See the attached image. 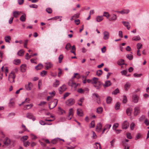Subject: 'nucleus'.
Returning a JSON list of instances; mask_svg holds the SVG:
<instances>
[{
  "label": "nucleus",
  "instance_id": "nucleus-35",
  "mask_svg": "<svg viewBox=\"0 0 149 149\" xmlns=\"http://www.w3.org/2000/svg\"><path fill=\"white\" fill-rule=\"evenodd\" d=\"M59 81L57 80H56L53 83V86L55 87H57L59 86Z\"/></svg>",
  "mask_w": 149,
  "mask_h": 149
},
{
  "label": "nucleus",
  "instance_id": "nucleus-36",
  "mask_svg": "<svg viewBox=\"0 0 149 149\" xmlns=\"http://www.w3.org/2000/svg\"><path fill=\"white\" fill-rule=\"evenodd\" d=\"M103 109L102 107H99L97 109L96 111L99 114H101L102 113Z\"/></svg>",
  "mask_w": 149,
  "mask_h": 149
},
{
  "label": "nucleus",
  "instance_id": "nucleus-6",
  "mask_svg": "<svg viewBox=\"0 0 149 149\" xmlns=\"http://www.w3.org/2000/svg\"><path fill=\"white\" fill-rule=\"evenodd\" d=\"M69 85L71 86L72 87L74 88H76L77 86V84L74 82L72 79L70 80L68 83Z\"/></svg>",
  "mask_w": 149,
  "mask_h": 149
},
{
  "label": "nucleus",
  "instance_id": "nucleus-1",
  "mask_svg": "<svg viewBox=\"0 0 149 149\" xmlns=\"http://www.w3.org/2000/svg\"><path fill=\"white\" fill-rule=\"evenodd\" d=\"M92 84H93L94 86L97 89H99L100 88V83L98 81V78L94 77L92 79Z\"/></svg>",
  "mask_w": 149,
  "mask_h": 149
},
{
  "label": "nucleus",
  "instance_id": "nucleus-2",
  "mask_svg": "<svg viewBox=\"0 0 149 149\" xmlns=\"http://www.w3.org/2000/svg\"><path fill=\"white\" fill-rule=\"evenodd\" d=\"M15 77V72L12 71L10 73L8 77V80L10 83H13L15 82L14 79Z\"/></svg>",
  "mask_w": 149,
  "mask_h": 149
},
{
  "label": "nucleus",
  "instance_id": "nucleus-31",
  "mask_svg": "<svg viewBox=\"0 0 149 149\" xmlns=\"http://www.w3.org/2000/svg\"><path fill=\"white\" fill-rule=\"evenodd\" d=\"M29 137L27 135H25L22 136L20 139L21 140L24 142L26 141L28 138Z\"/></svg>",
  "mask_w": 149,
  "mask_h": 149
},
{
  "label": "nucleus",
  "instance_id": "nucleus-16",
  "mask_svg": "<svg viewBox=\"0 0 149 149\" xmlns=\"http://www.w3.org/2000/svg\"><path fill=\"white\" fill-rule=\"evenodd\" d=\"M131 86V84L130 82H127L124 85V87L125 90L126 91H127L129 89Z\"/></svg>",
  "mask_w": 149,
  "mask_h": 149
},
{
  "label": "nucleus",
  "instance_id": "nucleus-34",
  "mask_svg": "<svg viewBox=\"0 0 149 149\" xmlns=\"http://www.w3.org/2000/svg\"><path fill=\"white\" fill-rule=\"evenodd\" d=\"M84 100V97H82L78 101L77 103L80 106H82V103L83 102Z\"/></svg>",
  "mask_w": 149,
  "mask_h": 149
},
{
  "label": "nucleus",
  "instance_id": "nucleus-26",
  "mask_svg": "<svg viewBox=\"0 0 149 149\" xmlns=\"http://www.w3.org/2000/svg\"><path fill=\"white\" fill-rule=\"evenodd\" d=\"M15 100L14 99L12 98L10 100L9 102V105L10 107H13L14 104Z\"/></svg>",
  "mask_w": 149,
  "mask_h": 149
},
{
  "label": "nucleus",
  "instance_id": "nucleus-22",
  "mask_svg": "<svg viewBox=\"0 0 149 149\" xmlns=\"http://www.w3.org/2000/svg\"><path fill=\"white\" fill-rule=\"evenodd\" d=\"M37 55V53H35L32 55H29V54L28 53H26L25 55V58L26 60H29L30 58L32 57H33L34 56H36Z\"/></svg>",
  "mask_w": 149,
  "mask_h": 149
},
{
  "label": "nucleus",
  "instance_id": "nucleus-19",
  "mask_svg": "<svg viewBox=\"0 0 149 149\" xmlns=\"http://www.w3.org/2000/svg\"><path fill=\"white\" fill-rule=\"evenodd\" d=\"M111 85V83L110 81L107 80L105 81L104 84H103L104 88L110 86Z\"/></svg>",
  "mask_w": 149,
  "mask_h": 149
},
{
  "label": "nucleus",
  "instance_id": "nucleus-3",
  "mask_svg": "<svg viewBox=\"0 0 149 149\" xmlns=\"http://www.w3.org/2000/svg\"><path fill=\"white\" fill-rule=\"evenodd\" d=\"M58 100L57 99H54L49 104V107L50 109H52L55 107L57 105Z\"/></svg>",
  "mask_w": 149,
  "mask_h": 149
},
{
  "label": "nucleus",
  "instance_id": "nucleus-27",
  "mask_svg": "<svg viewBox=\"0 0 149 149\" xmlns=\"http://www.w3.org/2000/svg\"><path fill=\"white\" fill-rule=\"evenodd\" d=\"M4 39L6 42L10 43V40H11V38L9 36H7L5 37Z\"/></svg>",
  "mask_w": 149,
  "mask_h": 149
},
{
  "label": "nucleus",
  "instance_id": "nucleus-32",
  "mask_svg": "<svg viewBox=\"0 0 149 149\" xmlns=\"http://www.w3.org/2000/svg\"><path fill=\"white\" fill-rule=\"evenodd\" d=\"M102 16L103 17L104 16L106 17L107 19H109V18L110 14L108 12H104L103 13V14Z\"/></svg>",
  "mask_w": 149,
  "mask_h": 149
},
{
  "label": "nucleus",
  "instance_id": "nucleus-57",
  "mask_svg": "<svg viewBox=\"0 0 149 149\" xmlns=\"http://www.w3.org/2000/svg\"><path fill=\"white\" fill-rule=\"evenodd\" d=\"M63 58V56L62 54L60 55L58 57V61L59 63H61Z\"/></svg>",
  "mask_w": 149,
  "mask_h": 149
},
{
  "label": "nucleus",
  "instance_id": "nucleus-49",
  "mask_svg": "<svg viewBox=\"0 0 149 149\" xmlns=\"http://www.w3.org/2000/svg\"><path fill=\"white\" fill-rule=\"evenodd\" d=\"M58 138H55L54 139H52L51 141V143H52L53 144H55L56 143L59 141L58 139Z\"/></svg>",
  "mask_w": 149,
  "mask_h": 149
},
{
  "label": "nucleus",
  "instance_id": "nucleus-58",
  "mask_svg": "<svg viewBox=\"0 0 149 149\" xmlns=\"http://www.w3.org/2000/svg\"><path fill=\"white\" fill-rule=\"evenodd\" d=\"M135 124L134 123H132L130 125V128L131 130H133L134 128Z\"/></svg>",
  "mask_w": 149,
  "mask_h": 149
},
{
  "label": "nucleus",
  "instance_id": "nucleus-45",
  "mask_svg": "<svg viewBox=\"0 0 149 149\" xmlns=\"http://www.w3.org/2000/svg\"><path fill=\"white\" fill-rule=\"evenodd\" d=\"M21 62V60L19 59H17L13 61L14 64L15 65H18Z\"/></svg>",
  "mask_w": 149,
  "mask_h": 149
},
{
  "label": "nucleus",
  "instance_id": "nucleus-29",
  "mask_svg": "<svg viewBox=\"0 0 149 149\" xmlns=\"http://www.w3.org/2000/svg\"><path fill=\"white\" fill-rule=\"evenodd\" d=\"M117 63V64L119 65H124L125 64L124 61L123 59H120L118 61Z\"/></svg>",
  "mask_w": 149,
  "mask_h": 149
},
{
  "label": "nucleus",
  "instance_id": "nucleus-42",
  "mask_svg": "<svg viewBox=\"0 0 149 149\" xmlns=\"http://www.w3.org/2000/svg\"><path fill=\"white\" fill-rule=\"evenodd\" d=\"M58 111L62 115L63 113H66L65 111L61 109L60 107H58Z\"/></svg>",
  "mask_w": 149,
  "mask_h": 149
},
{
  "label": "nucleus",
  "instance_id": "nucleus-4",
  "mask_svg": "<svg viewBox=\"0 0 149 149\" xmlns=\"http://www.w3.org/2000/svg\"><path fill=\"white\" fill-rule=\"evenodd\" d=\"M75 102V101L74 99L70 98L66 101V103L67 105L71 106L74 104Z\"/></svg>",
  "mask_w": 149,
  "mask_h": 149
},
{
  "label": "nucleus",
  "instance_id": "nucleus-5",
  "mask_svg": "<svg viewBox=\"0 0 149 149\" xmlns=\"http://www.w3.org/2000/svg\"><path fill=\"white\" fill-rule=\"evenodd\" d=\"M103 39L105 40L109 39V33L107 31H104L103 33Z\"/></svg>",
  "mask_w": 149,
  "mask_h": 149
},
{
  "label": "nucleus",
  "instance_id": "nucleus-20",
  "mask_svg": "<svg viewBox=\"0 0 149 149\" xmlns=\"http://www.w3.org/2000/svg\"><path fill=\"white\" fill-rule=\"evenodd\" d=\"M21 12L18 11H14L13 13V16L15 18H17L21 14Z\"/></svg>",
  "mask_w": 149,
  "mask_h": 149
},
{
  "label": "nucleus",
  "instance_id": "nucleus-14",
  "mask_svg": "<svg viewBox=\"0 0 149 149\" xmlns=\"http://www.w3.org/2000/svg\"><path fill=\"white\" fill-rule=\"evenodd\" d=\"M3 143L6 146L9 145L10 143V139L7 137L5 138L3 141Z\"/></svg>",
  "mask_w": 149,
  "mask_h": 149
},
{
  "label": "nucleus",
  "instance_id": "nucleus-56",
  "mask_svg": "<svg viewBox=\"0 0 149 149\" xmlns=\"http://www.w3.org/2000/svg\"><path fill=\"white\" fill-rule=\"evenodd\" d=\"M22 127L23 129V130H24V131H27L28 132H29V131L27 129L26 127L24 125L22 124Z\"/></svg>",
  "mask_w": 149,
  "mask_h": 149
},
{
  "label": "nucleus",
  "instance_id": "nucleus-28",
  "mask_svg": "<svg viewBox=\"0 0 149 149\" xmlns=\"http://www.w3.org/2000/svg\"><path fill=\"white\" fill-rule=\"evenodd\" d=\"M103 19L102 16H98L96 17V19L97 22H100L102 21Z\"/></svg>",
  "mask_w": 149,
  "mask_h": 149
},
{
  "label": "nucleus",
  "instance_id": "nucleus-13",
  "mask_svg": "<svg viewBox=\"0 0 149 149\" xmlns=\"http://www.w3.org/2000/svg\"><path fill=\"white\" fill-rule=\"evenodd\" d=\"M88 89L87 88H85L84 89L79 88L77 90V92L80 93H83L84 92H87L88 91Z\"/></svg>",
  "mask_w": 149,
  "mask_h": 149
},
{
  "label": "nucleus",
  "instance_id": "nucleus-9",
  "mask_svg": "<svg viewBox=\"0 0 149 149\" xmlns=\"http://www.w3.org/2000/svg\"><path fill=\"white\" fill-rule=\"evenodd\" d=\"M33 86V84L29 82L28 84L25 85V87L27 90L30 91L31 90Z\"/></svg>",
  "mask_w": 149,
  "mask_h": 149
},
{
  "label": "nucleus",
  "instance_id": "nucleus-7",
  "mask_svg": "<svg viewBox=\"0 0 149 149\" xmlns=\"http://www.w3.org/2000/svg\"><path fill=\"white\" fill-rule=\"evenodd\" d=\"M129 124L127 121L125 120L123 122L122 124V128L123 129H126L129 127Z\"/></svg>",
  "mask_w": 149,
  "mask_h": 149
},
{
  "label": "nucleus",
  "instance_id": "nucleus-64",
  "mask_svg": "<svg viewBox=\"0 0 149 149\" xmlns=\"http://www.w3.org/2000/svg\"><path fill=\"white\" fill-rule=\"evenodd\" d=\"M95 144L97 147V149H101V147L100 143H96Z\"/></svg>",
  "mask_w": 149,
  "mask_h": 149
},
{
  "label": "nucleus",
  "instance_id": "nucleus-38",
  "mask_svg": "<svg viewBox=\"0 0 149 149\" xmlns=\"http://www.w3.org/2000/svg\"><path fill=\"white\" fill-rule=\"evenodd\" d=\"M43 65L41 64H39L36 66V69L37 70H39L43 68Z\"/></svg>",
  "mask_w": 149,
  "mask_h": 149
},
{
  "label": "nucleus",
  "instance_id": "nucleus-25",
  "mask_svg": "<svg viewBox=\"0 0 149 149\" xmlns=\"http://www.w3.org/2000/svg\"><path fill=\"white\" fill-rule=\"evenodd\" d=\"M117 19V17L116 15L113 14L112 15V17L109 19V21H115Z\"/></svg>",
  "mask_w": 149,
  "mask_h": 149
},
{
  "label": "nucleus",
  "instance_id": "nucleus-63",
  "mask_svg": "<svg viewBox=\"0 0 149 149\" xmlns=\"http://www.w3.org/2000/svg\"><path fill=\"white\" fill-rule=\"evenodd\" d=\"M46 11L49 13H51L52 12V10L51 8H48L46 9Z\"/></svg>",
  "mask_w": 149,
  "mask_h": 149
},
{
  "label": "nucleus",
  "instance_id": "nucleus-8",
  "mask_svg": "<svg viewBox=\"0 0 149 149\" xmlns=\"http://www.w3.org/2000/svg\"><path fill=\"white\" fill-rule=\"evenodd\" d=\"M139 97L136 94H133L132 96V100L133 102L137 103L139 101Z\"/></svg>",
  "mask_w": 149,
  "mask_h": 149
},
{
  "label": "nucleus",
  "instance_id": "nucleus-47",
  "mask_svg": "<svg viewBox=\"0 0 149 149\" xmlns=\"http://www.w3.org/2000/svg\"><path fill=\"white\" fill-rule=\"evenodd\" d=\"M23 144L24 146L26 147L29 146L30 144V143L29 141H27L26 142L24 141L23 142Z\"/></svg>",
  "mask_w": 149,
  "mask_h": 149
},
{
  "label": "nucleus",
  "instance_id": "nucleus-40",
  "mask_svg": "<svg viewBox=\"0 0 149 149\" xmlns=\"http://www.w3.org/2000/svg\"><path fill=\"white\" fill-rule=\"evenodd\" d=\"M141 39L140 36H139L134 37L132 38V40L134 41H138Z\"/></svg>",
  "mask_w": 149,
  "mask_h": 149
},
{
  "label": "nucleus",
  "instance_id": "nucleus-54",
  "mask_svg": "<svg viewBox=\"0 0 149 149\" xmlns=\"http://www.w3.org/2000/svg\"><path fill=\"white\" fill-rule=\"evenodd\" d=\"M102 73V71L101 70H99L96 72V74L98 76H100L101 75Z\"/></svg>",
  "mask_w": 149,
  "mask_h": 149
},
{
  "label": "nucleus",
  "instance_id": "nucleus-39",
  "mask_svg": "<svg viewBox=\"0 0 149 149\" xmlns=\"http://www.w3.org/2000/svg\"><path fill=\"white\" fill-rule=\"evenodd\" d=\"M127 114L129 116H131L132 113V109L130 108H128L126 110Z\"/></svg>",
  "mask_w": 149,
  "mask_h": 149
},
{
  "label": "nucleus",
  "instance_id": "nucleus-46",
  "mask_svg": "<svg viewBox=\"0 0 149 149\" xmlns=\"http://www.w3.org/2000/svg\"><path fill=\"white\" fill-rule=\"evenodd\" d=\"M24 53V51L23 49L19 50L17 54L20 56H22Z\"/></svg>",
  "mask_w": 149,
  "mask_h": 149
},
{
  "label": "nucleus",
  "instance_id": "nucleus-21",
  "mask_svg": "<svg viewBox=\"0 0 149 149\" xmlns=\"http://www.w3.org/2000/svg\"><path fill=\"white\" fill-rule=\"evenodd\" d=\"M26 15L25 13H23L22 15L20 17V20L22 22H24L26 20Z\"/></svg>",
  "mask_w": 149,
  "mask_h": 149
},
{
  "label": "nucleus",
  "instance_id": "nucleus-52",
  "mask_svg": "<svg viewBox=\"0 0 149 149\" xmlns=\"http://www.w3.org/2000/svg\"><path fill=\"white\" fill-rule=\"evenodd\" d=\"M126 57L129 60H131L133 58V56L131 54H128L126 55Z\"/></svg>",
  "mask_w": 149,
  "mask_h": 149
},
{
  "label": "nucleus",
  "instance_id": "nucleus-18",
  "mask_svg": "<svg viewBox=\"0 0 149 149\" xmlns=\"http://www.w3.org/2000/svg\"><path fill=\"white\" fill-rule=\"evenodd\" d=\"M77 115L79 116H83L84 115L83 111L81 109H78L77 110Z\"/></svg>",
  "mask_w": 149,
  "mask_h": 149
},
{
  "label": "nucleus",
  "instance_id": "nucleus-33",
  "mask_svg": "<svg viewBox=\"0 0 149 149\" xmlns=\"http://www.w3.org/2000/svg\"><path fill=\"white\" fill-rule=\"evenodd\" d=\"M79 14L78 13L72 16L70 18V20L72 21L74 18H78L79 17Z\"/></svg>",
  "mask_w": 149,
  "mask_h": 149
},
{
  "label": "nucleus",
  "instance_id": "nucleus-61",
  "mask_svg": "<svg viewBox=\"0 0 149 149\" xmlns=\"http://www.w3.org/2000/svg\"><path fill=\"white\" fill-rule=\"evenodd\" d=\"M137 49H141L142 47V45L140 43H138L137 44Z\"/></svg>",
  "mask_w": 149,
  "mask_h": 149
},
{
  "label": "nucleus",
  "instance_id": "nucleus-24",
  "mask_svg": "<svg viewBox=\"0 0 149 149\" xmlns=\"http://www.w3.org/2000/svg\"><path fill=\"white\" fill-rule=\"evenodd\" d=\"M26 65L25 64H23L20 66V70L22 72L26 71Z\"/></svg>",
  "mask_w": 149,
  "mask_h": 149
},
{
  "label": "nucleus",
  "instance_id": "nucleus-10",
  "mask_svg": "<svg viewBox=\"0 0 149 149\" xmlns=\"http://www.w3.org/2000/svg\"><path fill=\"white\" fill-rule=\"evenodd\" d=\"M130 11L128 9H124L120 11H116V12L121 14H127Z\"/></svg>",
  "mask_w": 149,
  "mask_h": 149
},
{
  "label": "nucleus",
  "instance_id": "nucleus-15",
  "mask_svg": "<svg viewBox=\"0 0 149 149\" xmlns=\"http://www.w3.org/2000/svg\"><path fill=\"white\" fill-rule=\"evenodd\" d=\"M102 127V125L100 123H98L96 126V130L97 132L101 131Z\"/></svg>",
  "mask_w": 149,
  "mask_h": 149
},
{
  "label": "nucleus",
  "instance_id": "nucleus-62",
  "mask_svg": "<svg viewBox=\"0 0 149 149\" xmlns=\"http://www.w3.org/2000/svg\"><path fill=\"white\" fill-rule=\"evenodd\" d=\"M127 98L125 95H124L123 97V103H126L127 102Z\"/></svg>",
  "mask_w": 149,
  "mask_h": 149
},
{
  "label": "nucleus",
  "instance_id": "nucleus-59",
  "mask_svg": "<svg viewBox=\"0 0 149 149\" xmlns=\"http://www.w3.org/2000/svg\"><path fill=\"white\" fill-rule=\"evenodd\" d=\"M142 74H137L136 73H134V76L135 77H140L142 76Z\"/></svg>",
  "mask_w": 149,
  "mask_h": 149
},
{
  "label": "nucleus",
  "instance_id": "nucleus-11",
  "mask_svg": "<svg viewBox=\"0 0 149 149\" xmlns=\"http://www.w3.org/2000/svg\"><path fill=\"white\" fill-rule=\"evenodd\" d=\"M140 113V108L139 107H136L134 108V115L136 116Z\"/></svg>",
  "mask_w": 149,
  "mask_h": 149
},
{
  "label": "nucleus",
  "instance_id": "nucleus-12",
  "mask_svg": "<svg viewBox=\"0 0 149 149\" xmlns=\"http://www.w3.org/2000/svg\"><path fill=\"white\" fill-rule=\"evenodd\" d=\"M26 116L27 118L32 119L33 121L36 120L35 117L34 116L33 114L31 113H28L26 114Z\"/></svg>",
  "mask_w": 149,
  "mask_h": 149
},
{
  "label": "nucleus",
  "instance_id": "nucleus-37",
  "mask_svg": "<svg viewBox=\"0 0 149 149\" xmlns=\"http://www.w3.org/2000/svg\"><path fill=\"white\" fill-rule=\"evenodd\" d=\"M112 100V98L110 96H108L107 98V102L108 104H110L111 103Z\"/></svg>",
  "mask_w": 149,
  "mask_h": 149
},
{
  "label": "nucleus",
  "instance_id": "nucleus-48",
  "mask_svg": "<svg viewBox=\"0 0 149 149\" xmlns=\"http://www.w3.org/2000/svg\"><path fill=\"white\" fill-rule=\"evenodd\" d=\"M71 45L70 43H68L66 45L65 48L67 50H68L71 49Z\"/></svg>",
  "mask_w": 149,
  "mask_h": 149
},
{
  "label": "nucleus",
  "instance_id": "nucleus-50",
  "mask_svg": "<svg viewBox=\"0 0 149 149\" xmlns=\"http://www.w3.org/2000/svg\"><path fill=\"white\" fill-rule=\"evenodd\" d=\"M30 136L32 140H35L37 138V137L33 134H30Z\"/></svg>",
  "mask_w": 149,
  "mask_h": 149
},
{
  "label": "nucleus",
  "instance_id": "nucleus-53",
  "mask_svg": "<svg viewBox=\"0 0 149 149\" xmlns=\"http://www.w3.org/2000/svg\"><path fill=\"white\" fill-rule=\"evenodd\" d=\"M120 103L119 102L116 103L115 106V108L116 110H118L120 108Z\"/></svg>",
  "mask_w": 149,
  "mask_h": 149
},
{
  "label": "nucleus",
  "instance_id": "nucleus-51",
  "mask_svg": "<svg viewBox=\"0 0 149 149\" xmlns=\"http://www.w3.org/2000/svg\"><path fill=\"white\" fill-rule=\"evenodd\" d=\"M32 106L33 105L32 104H27L25 106V109H31Z\"/></svg>",
  "mask_w": 149,
  "mask_h": 149
},
{
  "label": "nucleus",
  "instance_id": "nucleus-17",
  "mask_svg": "<svg viewBox=\"0 0 149 149\" xmlns=\"http://www.w3.org/2000/svg\"><path fill=\"white\" fill-rule=\"evenodd\" d=\"M66 89V86L64 84L59 88L58 90L60 93H62V92L65 91Z\"/></svg>",
  "mask_w": 149,
  "mask_h": 149
},
{
  "label": "nucleus",
  "instance_id": "nucleus-30",
  "mask_svg": "<svg viewBox=\"0 0 149 149\" xmlns=\"http://www.w3.org/2000/svg\"><path fill=\"white\" fill-rule=\"evenodd\" d=\"M52 66V64L50 63H46L45 66L47 69H49Z\"/></svg>",
  "mask_w": 149,
  "mask_h": 149
},
{
  "label": "nucleus",
  "instance_id": "nucleus-41",
  "mask_svg": "<svg viewBox=\"0 0 149 149\" xmlns=\"http://www.w3.org/2000/svg\"><path fill=\"white\" fill-rule=\"evenodd\" d=\"M74 113V111L73 109L70 108L69 110V116H72Z\"/></svg>",
  "mask_w": 149,
  "mask_h": 149
},
{
  "label": "nucleus",
  "instance_id": "nucleus-60",
  "mask_svg": "<svg viewBox=\"0 0 149 149\" xmlns=\"http://www.w3.org/2000/svg\"><path fill=\"white\" fill-rule=\"evenodd\" d=\"M115 142V140L114 139H113L110 142L111 144V148H113V147Z\"/></svg>",
  "mask_w": 149,
  "mask_h": 149
},
{
  "label": "nucleus",
  "instance_id": "nucleus-55",
  "mask_svg": "<svg viewBox=\"0 0 149 149\" xmlns=\"http://www.w3.org/2000/svg\"><path fill=\"white\" fill-rule=\"evenodd\" d=\"M119 92V91L118 88H117L112 92V94L116 95Z\"/></svg>",
  "mask_w": 149,
  "mask_h": 149
},
{
  "label": "nucleus",
  "instance_id": "nucleus-43",
  "mask_svg": "<svg viewBox=\"0 0 149 149\" xmlns=\"http://www.w3.org/2000/svg\"><path fill=\"white\" fill-rule=\"evenodd\" d=\"M111 125L110 124H106L104 128L106 130H108L111 127Z\"/></svg>",
  "mask_w": 149,
  "mask_h": 149
},
{
  "label": "nucleus",
  "instance_id": "nucleus-44",
  "mask_svg": "<svg viewBox=\"0 0 149 149\" xmlns=\"http://www.w3.org/2000/svg\"><path fill=\"white\" fill-rule=\"evenodd\" d=\"M119 124L118 123H115L113 126V130L116 129V128H118L119 126Z\"/></svg>",
  "mask_w": 149,
  "mask_h": 149
},
{
  "label": "nucleus",
  "instance_id": "nucleus-23",
  "mask_svg": "<svg viewBox=\"0 0 149 149\" xmlns=\"http://www.w3.org/2000/svg\"><path fill=\"white\" fill-rule=\"evenodd\" d=\"M122 23L124 25L126 26L128 30H130V26L129 22L125 21H123L122 22Z\"/></svg>",
  "mask_w": 149,
  "mask_h": 149
}]
</instances>
